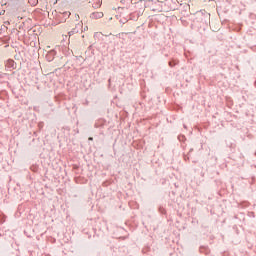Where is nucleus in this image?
Segmentation results:
<instances>
[{
	"label": "nucleus",
	"instance_id": "2",
	"mask_svg": "<svg viewBox=\"0 0 256 256\" xmlns=\"http://www.w3.org/2000/svg\"><path fill=\"white\" fill-rule=\"evenodd\" d=\"M170 67H173V62H169Z\"/></svg>",
	"mask_w": 256,
	"mask_h": 256
},
{
	"label": "nucleus",
	"instance_id": "1",
	"mask_svg": "<svg viewBox=\"0 0 256 256\" xmlns=\"http://www.w3.org/2000/svg\"><path fill=\"white\" fill-rule=\"evenodd\" d=\"M90 19H103V12H93Z\"/></svg>",
	"mask_w": 256,
	"mask_h": 256
},
{
	"label": "nucleus",
	"instance_id": "3",
	"mask_svg": "<svg viewBox=\"0 0 256 256\" xmlns=\"http://www.w3.org/2000/svg\"><path fill=\"white\" fill-rule=\"evenodd\" d=\"M90 141H93V138H89Z\"/></svg>",
	"mask_w": 256,
	"mask_h": 256
}]
</instances>
